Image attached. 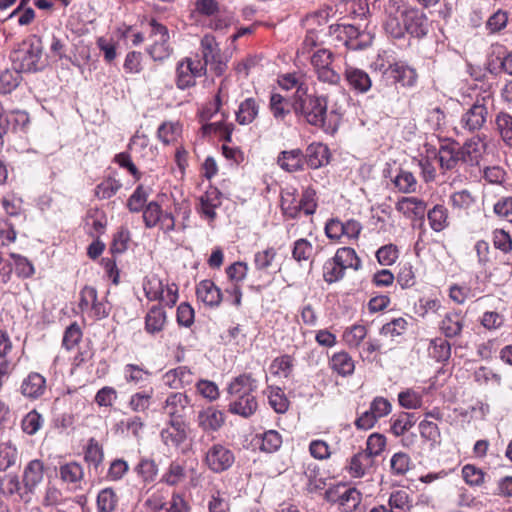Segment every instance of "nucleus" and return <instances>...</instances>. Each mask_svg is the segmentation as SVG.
Returning a JSON list of instances; mask_svg holds the SVG:
<instances>
[{
	"label": "nucleus",
	"mask_w": 512,
	"mask_h": 512,
	"mask_svg": "<svg viewBox=\"0 0 512 512\" xmlns=\"http://www.w3.org/2000/svg\"><path fill=\"white\" fill-rule=\"evenodd\" d=\"M292 108L294 113L304 118L308 124L325 131H336V127L326 126L327 100L325 97L308 94V92L302 96L294 95Z\"/></svg>",
	"instance_id": "nucleus-1"
},
{
	"label": "nucleus",
	"mask_w": 512,
	"mask_h": 512,
	"mask_svg": "<svg viewBox=\"0 0 512 512\" xmlns=\"http://www.w3.org/2000/svg\"><path fill=\"white\" fill-rule=\"evenodd\" d=\"M23 48L13 52L12 61L14 69L21 72H35L41 69L43 45L40 37L33 35L23 42Z\"/></svg>",
	"instance_id": "nucleus-2"
},
{
	"label": "nucleus",
	"mask_w": 512,
	"mask_h": 512,
	"mask_svg": "<svg viewBox=\"0 0 512 512\" xmlns=\"http://www.w3.org/2000/svg\"><path fill=\"white\" fill-rule=\"evenodd\" d=\"M490 93L478 96L474 103L462 114L459 125L466 132L479 131L487 122L489 108L493 106Z\"/></svg>",
	"instance_id": "nucleus-3"
},
{
	"label": "nucleus",
	"mask_w": 512,
	"mask_h": 512,
	"mask_svg": "<svg viewBox=\"0 0 512 512\" xmlns=\"http://www.w3.org/2000/svg\"><path fill=\"white\" fill-rule=\"evenodd\" d=\"M145 296L150 301H160L169 307L178 300V287L174 283H164L156 274L147 275L143 281Z\"/></svg>",
	"instance_id": "nucleus-4"
},
{
	"label": "nucleus",
	"mask_w": 512,
	"mask_h": 512,
	"mask_svg": "<svg viewBox=\"0 0 512 512\" xmlns=\"http://www.w3.org/2000/svg\"><path fill=\"white\" fill-rule=\"evenodd\" d=\"M309 58L320 82L329 85H338L340 83L341 75L332 67L334 54L330 50L326 48L317 49Z\"/></svg>",
	"instance_id": "nucleus-5"
},
{
	"label": "nucleus",
	"mask_w": 512,
	"mask_h": 512,
	"mask_svg": "<svg viewBox=\"0 0 512 512\" xmlns=\"http://www.w3.org/2000/svg\"><path fill=\"white\" fill-rule=\"evenodd\" d=\"M151 31L149 38L151 44L147 47V53L154 61H164L172 54V47L169 43V31L166 26L152 19L149 23Z\"/></svg>",
	"instance_id": "nucleus-6"
},
{
	"label": "nucleus",
	"mask_w": 512,
	"mask_h": 512,
	"mask_svg": "<svg viewBox=\"0 0 512 512\" xmlns=\"http://www.w3.org/2000/svg\"><path fill=\"white\" fill-rule=\"evenodd\" d=\"M384 30L393 38H401L405 34L403 0H388L385 6Z\"/></svg>",
	"instance_id": "nucleus-7"
},
{
	"label": "nucleus",
	"mask_w": 512,
	"mask_h": 512,
	"mask_svg": "<svg viewBox=\"0 0 512 512\" xmlns=\"http://www.w3.org/2000/svg\"><path fill=\"white\" fill-rule=\"evenodd\" d=\"M205 73V64H201L200 59L185 58L177 65L176 85L185 90L194 86L196 78L204 76Z\"/></svg>",
	"instance_id": "nucleus-8"
},
{
	"label": "nucleus",
	"mask_w": 512,
	"mask_h": 512,
	"mask_svg": "<svg viewBox=\"0 0 512 512\" xmlns=\"http://www.w3.org/2000/svg\"><path fill=\"white\" fill-rule=\"evenodd\" d=\"M391 410L390 401L382 396H377L370 403L369 410L363 412L355 420V426L361 430L371 429L380 418L390 414Z\"/></svg>",
	"instance_id": "nucleus-9"
},
{
	"label": "nucleus",
	"mask_w": 512,
	"mask_h": 512,
	"mask_svg": "<svg viewBox=\"0 0 512 512\" xmlns=\"http://www.w3.org/2000/svg\"><path fill=\"white\" fill-rule=\"evenodd\" d=\"M234 461L235 456L232 450L220 443L213 444L209 447L204 457V463L215 473L228 470L233 465Z\"/></svg>",
	"instance_id": "nucleus-10"
},
{
	"label": "nucleus",
	"mask_w": 512,
	"mask_h": 512,
	"mask_svg": "<svg viewBox=\"0 0 512 512\" xmlns=\"http://www.w3.org/2000/svg\"><path fill=\"white\" fill-rule=\"evenodd\" d=\"M56 475L69 491L76 492L83 489L85 473L80 463L76 461L60 463L56 469Z\"/></svg>",
	"instance_id": "nucleus-11"
},
{
	"label": "nucleus",
	"mask_w": 512,
	"mask_h": 512,
	"mask_svg": "<svg viewBox=\"0 0 512 512\" xmlns=\"http://www.w3.org/2000/svg\"><path fill=\"white\" fill-rule=\"evenodd\" d=\"M396 210L412 221H419V226L424 225L427 204L417 197H402L395 206Z\"/></svg>",
	"instance_id": "nucleus-12"
},
{
	"label": "nucleus",
	"mask_w": 512,
	"mask_h": 512,
	"mask_svg": "<svg viewBox=\"0 0 512 512\" xmlns=\"http://www.w3.org/2000/svg\"><path fill=\"white\" fill-rule=\"evenodd\" d=\"M486 147L487 143L485 135L472 137L466 141L461 148H459L462 163L470 166L478 165L482 155L486 151Z\"/></svg>",
	"instance_id": "nucleus-13"
},
{
	"label": "nucleus",
	"mask_w": 512,
	"mask_h": 512,
	"mask_svg": "<svg viewBox=\"0 0 512 512\" xmlns=\"http://www.w3.org/2000/svg\"><path fill=\"white\" fill-rule=\"evenodd\" d=\"M189 405L190 399L186 394L174 392L167 396L163 405V413L169 420L184 421Z\"/></svg>",
	"instance_id": "nucleus-14"
},
{
	"label": "nucleus",
	"mask_w": 512,
	"mask_h": 512,
	"mask_svg": "<svg viewBox=\"0 0 512 512\" xmlns=\"http://www.w3.org/2000/svg\"><path fill=\"white\" fill-rule=\"evenodd\" d=\"M146 504L153 512H189L187 502L178 493H173L171 499L167 502L162 501L160 494L154 493L147 499Z\"/></svg>",
	"instance_id": "nucleus-15"
},
{
	"label": "nucleus",
	"mask_w": 512,
	"mask_h": 512,
	"mask_svg": "<svg viewBox=\"0 0 512 512\" xmlns=\"http://www.w3.org/2000/svg\"><path fill=\"white\" fill-rule=\"evenodd\" d=\"M162 442L168 447H179L187 438L185 421L168 420L166 427L160 432Z\"/></svg>",
	"instance_id": "nucleus-16"
},
{
	"label": "nucleus",
	"mask_w": 512,
	"mask_h": 512,
	"mask_svg": "<svg viewBox=\"0 0 512 512\" xmlns=\"http://www.w3.org/2000/svg\"><path fill=\"white\" fill-rule=\"evenodd\" d=\"M384 76L392 79L393 83H400L402 86L412 87L416 84L417 73L415 69L397 62L389 65L383 72Z\"/></svg>",
	"instance_id": "nucleus-17"
},
{
	"label": "nucleus",
	"mask_w": 512,
	"mask_h": 512,
	"mask_svg": "<svg viewBox=\"0 0 512 512\" xmlns=\"http://www.w3.org/2000/svg\"><path fill=\"white\" fill-rule=\"evenodd\" d=\"M405 32L415 37L427 34V17L416 8L404 7Z\"/></svg>",
	"instance_id": "nucleus-18"
},
{
	"label": "nucleus",
	"mask_w": 512,
	"mask_h": 512,
	"mask_svg": "<svg viewBox=\"0 0 512 512\" xmlns=\"http://www.w3.org/2000/svg\"><path fill=\"white\" fill-rule=\"evenodd\" d=\"M344 77L349 87L358 93H367L372 87V80L369 74L352 65H345Z\"/></svg>",
	"instance_id": "nucleus-19"
},
{
	"label": "nucleus",
	"mask_w": 512,
	"mask_h": 512,
	"mask_svg": "<svg viewBox=\"0 0 512 512\" xmlns=\"http://www.w3.org/2000/svg\"><path fill=\"white\" fill-rule=\"evenodd\" d=\"M46 388L45 377L37 372H31L23 379L20 391L26 398L38 399L44 395Z\"/></svg>",
	"instance_id": "nucleus-20"
},
{
	"label": "nucleus",
	"mask_w": 512,
	"mask_h": 512,
	"mask_svg": "<svg viewBox=\"0 0 512 512\" xmlns=\"http://www.w3.org/2000/svg\"><path fill=\"white\" fill-rule=\"evenodd\" d=\"M256 388V381L250 375L243 374L234 378L229 384L227 390L231 400H233L243 397H255L253 392Z\"/></svg>",
	"instance_id": "nucleus-21"
},
{
	"label": "nucleus",
	"mask_w": 512,
	"mask_h": 512,
	"mask_svg": "<svg viewBox=\"0 0 512 512\" xmlns=\"http://www.w3.org/2000/svg\"><path fill=\"white\" fill-rule=\"evenodd\" d=\"M223 412L214 407H208L198 413V426L205 432H215L224 424Z\"/></svg>",
	"instance_id": "nucleus-22"
},
{
	"label": "nucleus",
	"mask_w": 512,
	"mask_h": 512,
	"mask_svg": "<svg viewBox=\"0 0 512 512\" xmlns=\"http://www.w3.org/2000/svg\"><path fill=\"white\" fill-rule=\"evenodd\" d=\"M465 316L461 312H448L440 322L439 329L447 338L460 336L464 327Z\"/></svg>",
	"instance_id": "nucleus-23"
},
{
	"label": "nucleus",
	"mask_w": 512,
	"mask_h": 512,
	"mask_svg": "<svg viewBox=\"0 0 512 512\" xmlns=\"http://www.w3.org/2000/svg\"><path fill=\"white\" fill-rule=\"evenodd\" d=\"M198 300L204 304L217 307L222 301V293L220 289L211 280H202L196 288Z\"/></svg>",
	"instance_id": "nucleus-24"
},
{
	"label": "nucleus",
	"mask_w": 512,
	"mask_h": 512,
	"mask_svg": "<svg viewBox=\"0 0 512 512\" xmlns=\"http://www.w3.org/2000/svg\"><path fill=\"white\" fill-rule=\"evenodd\" d=\"M329 500L338 505L340 512H353L355 511L361 501L362 494L356 488H343V491L338 494L337 499L329 496Z\"/></svg>",
	"instance_id": "nucleus-25"
},
{
	"label": "nucleus",
	"mask_w": 512,
	"mask_h": 512,
	"mask_svg": "<svg viewBox=\"0 0 512 512\" xmlns=\"http://www.w3.org/2000/svg\"><path fill=\"white\" fill-rule=\"evenodd\" d=\"M269 109L276 121H284L293 110L292 101L279 93H272L269 100Z\"/></svg>",
	"instance_id": "nucleus-26"
},
{
	"label": "nucleus",
	"mask_w": 512,
	"mask_h": 512,
	"mask_svg": "<svg viewBox=\"0 0 512 512\" xmlns=\"http://www.w3.org/2000/svg\"><path fill=\"white\" fill-rule=\"evenodd\" d=\"M329 364L334 372L343 377L352 375L355 370V362L346 351L334 353Z\"/></svg>",
	"instance_id": "nucleus-27"
},
{
	"label": "nucleus",
	"mask_w": 512,
	"mask_h": 512,
	"mask_svg": "<svg viewBox=\"0 0 512 512\" xmlns=\"http://www.w3.org/2000/svg\"><path fill=\"white\" fill-rule=\"evenodd\" d=\"M304 155L300 149L282 151L278 158V165L287 172H296L303 168Z\"/></svg>",
	"instance_id": "nucleus-28"
},
{
	"label": "nucleus",
	"mask_w": 512,
	"mask_h": 512,
	"mask_svg": "<svg viewBox=\"0 0 512 512\" xmlns=\"http://www.w3.org/2000/svg\"><path fill=\"white\" fill-rule=\"evenodd\" d=\"M200 50L202 54L201 64H205V69L209 63L216 62L217 59L221 58L220 49L216 39L211 34H206L202 37L200 42Z\"/></svg>",
	"instance_id": "nucleus-29"
},
{
	"label": "nucleus",
	"mask_w": 512,
	"mask_h": 512,
	"mask_svg": "<svg viewBox=\"0 0 512 512\" xmlns=\"http://www.w3.org/2000/svg\"><path fill=\"white\" fill-rule=\"evenodd\" d=\"M166 312L158 305L150 308L145 317V330L149 334H156L163 330L166 323Z\"/></svg>",
	"instance_id": "nucleus-30"
},
{
	"label": "nucleus",
	"mask_w": 512,
	"mask_h": 512,
	"mask_svg": "<svg viewBox=\"0 0 512 512\" xmlns=\"http://www.w3.org/2000/svg\"><path fill=\"white\" fill-rule=\"evenodd\" d=\"M259 449L265 453H274L278 451L282 445V436L276 430H267L255 437Z\"/></svg>",
	"instance_id": "nucleus-31"
},
{
	"label": "nucleus",
	"mask_w": 512,
	"mask_h": 512,
	"mask_svg": "<svg viewBox=\"0 0 512 512\" xmlns=\"http://www.w3.org/2000/svg\"><path fill=\"white\" fill-rule=\"evenodd\" d=\"M436 156L438 157L440 167L444 170H451L459 162H462L459 148H456L453 144L442 145Z\"/></svg>",
	"instance_id": "nucleus-32"
},
{
	"label": "nucleus",
	"mask_w": 512,
	"mask_h": 512,
	"mask_svg": "<svg viewBox=\"0 0 512 512\" xmlns=\"http://www.w3.org/2000/svg\"><path fill=\"white\" fill-rule=\"evenodd\" d=\"M279 86L284 90L296 89L294 95L302 96L305 92H308V87L305 83V77L299 73H287L279 76Z\"/></svg>",
	"instance_id": "nucleus-33"
},
{
	"label": "nucleus",
	"mask_w": 512,
	"mask_h": 512,
	"mask_svg": "<svg viewBox=\"0 0 512 512\" xmlns=\"http://www.w3.org/2000/svg\"><path fill=\"white\" fill-rule=\"evenodd\" d=\"M259 113V105L254 98H247L242 101L236 111V121L240 125L252 123Z\"/></svg>",
	"instance_id": "nucleus-34"
},
{
	"label": "nucleus",
	"mask_w": 512,
	"mask_h": 512,
	"mask_svg": "<svg viewBox=\"0 0 512 512\" xmlns=\"http://www.w3.org/2000/svg\"><path fill=\"white\" fill-rule=\"evenodd\" d=\"M306 161L309 167L317 169L328 163V148L322 143H312L306 150Z\"/></svg>",
	"instance_id": "nucleus-35"
},
{
	"label": "nucleus",
	"mask_w": 512,
	"mask_h": 512,
	"mask_svg": "<svg viewBox=\"0 0 512 512\" xmlns=\"http://www.w3.org/2000/svg\"><path fill=\"white\" fill-rule=\"evenodd\" d=\"M43 480V463L40 460H32L24 469L23 482L25 487L32 491Z\"/></svg>",
	"instance_id": "nucleus-36"
},
{
	"label": "nucleus",
	"mask_w": 512,
	"mask_h": 512,
	"mask_svg": "<svg viewBox=\"0 0 512 512\" xmlns=\"http://www.w3.org/2000/svg\"><path fill=\"white\" fill-rule=\"evenodd\" d=\"M372 464L373 459L363 451H359L349 462V474L353 478H361L366 474V471L372 467Z\"/></svg>",
	"instance_id": "nucleus-37"
},
{
	"label": "nucleus",
	"mask_w": 512,
	"mask_h": 512,
	"mask_svg": "<svg viewBox=\"0 0 512 512\" xmlns=\"http://www.w3.org/2000/svg\"><path fill=\"white\" fill-rule=\"evenodd\" d=\"M187 478V470L183 463L173 461L162 475L161 481L169 486L182 484Z\"/></svg>",
	"instance_id": "nucleus-38"
},
{
	"label": "nucleus",
	"mask_w": 512,
	"mask_h": 512,
	"mask_svg": "<svg viewBox=\"0 0 512 512\" xmlns=\"http://www.w3.org/2000/svg\"><path fill=\"white\" fill-rule=\"evenodd\" d=\"M258 404L255 397H243L231 400L229 411L242 417H250L257 410Z\"/></svg>",
	"instance_id": "nucleus-39"
},
{
	"label": "nucleus",
	"mask_w": 512,
	"mask_h": 512,
	"mask_svg": "<svg viewBox=\"0 0 512 512\" xmlns=\"http://www.w3.org/2000/svg\"><path fill=\"white\" fill-rule=\"evenodd\" d=\"M431 229L441 232L448 226V210L443 205H435L427 213Z\"/></svg>",
	"instance_id": "nucleus-40"
},
{
	"label": "nucleus",
	"mask_w": 512,
	"mask_h": 512,
	"mask_svg": "<svg viewBox=\"0 0 512 512\" xmlns=\"http://www.w3.org/2000/svg\"><path fill=\"white\" fill-rule=\"evenodd\" d=\"M220 204L219 191L212 189L200 197V212L209 220L216 217L215 209Z\"/></svg>",
	"instance_id": "nucleus-41"
},
{
	"label": "nucleus",
	"mask_w": 512,
	"mask_h": 512,
	"mask_svg": "<svg viewBox=\"0 0 512 512\" xmlns=\"http://www.w3.org/2000/svg\"><path fill=\"white\" fill-rule=\"evenodd\" d=\"M334 259L344 268L345 270L348 268H352L354 270H358L361 267V260L357 256L355 250L350 247H342L339 248L335 255Z\"/></svg>",
	"instance_id": "nucleus-42"
},
{
	"label": "nucleus",
	"mask_w": 512,
	"mask_h": 512,
	"mask_svg": "<svg viewBox=\"0 0 512 512\" xmlns=\"http://www.w3.org/2000/svg\"><path fill=\"white\" fill-rule=\"evenodd\" d=\"M428 351L437 362H445L451 356V345L443 338H435L431 340Z\"/></svg>",
	"instance_id": "nucleus-43"
},
{
	"label": "nucleus",
	"mask_w": 512,
	"mask_h": 512,
	"mask_svg": "<svg viewBox=\"0 0 512 512\" xmlns=\"http://www.w3.org/2000/svg\"><path fill=\"white\" fill-rule=\"evenodd\" d=\"M388 504L391 512H410L412 506L409 493L405 490L392 492Z\"/></svg>",
	"instance_id": "nucleus-44"
},
{
	"label": "nucleus",
	"mask_w": 512,
	"mask_h": 512,
	"mask_svg": "<svg viewBox=\"0 0 512 512\" xmlns=\"http://www.w3.org/2000/svg\"><path fill=\"white\" fill-rule=\"evenodd\" d=\"M313 256L314 247L307 239L300 238L294 242L292 249V257L298 263L308 261L312 263Z\"/></svg>",
	"instance_id": "nucleus-45"
},
{
	"label": "nucleus",
	"mask_w": 512,
	"mask_h": 512,
	"mask_svg": "<svg viewBox=\"0 0 512 512\" xmlns=\"http://www.w3.org/2000/svg\"><path fill=\"white\" fill-rule=\"evenodd\" d=\"M495 123L502 140L512 147V115L500 112L495 118Z\"/></svg>",
	"instance_id": "nucleus-46"
},
{
	"label": "nucleus",
	"mask_w": 512,
	"mask_h": 512,
	"mask_svg": "<svg viewBox=\"0 0 512 512\" xmlns=\"http://www.w3.org/2000/svg\"><path fill=\"white\" fill-rule=\"evenodd\" d=\"M366 336V327L364 325L355 324L344 331L343 341L349 348H357Z\"/></svg>",
	"instance_id": "nucleus-47"
},
{
	"label": "nucleus",
	"mask_w": 512,
	"mask_h": 512,
	"mask_svg": "<svg viewBox=\"0 0 512 512\" xmlns=\"http://www.w3.org/2000/svg\"><path fill=\"white\" fill-rule=\"evenodd\" d=\"M134 471L145 483H151L155 480L158 467L154 460L149 458H142L135 466Z\"/></svg>",
	"instance_id": "nucleus-48"
},
{
	"label": "nucleus",
	"mask_w": 512,
	"mask_h": 512,
	"mask_svg": "<svg viewBox=\"0 0 512 512\" xmlns=\"http://www.w3.org/2000/svg\"><path fill=\"white\" fill-rule=\"evenodd\" d=\"M418 428L421 437L429 441L432 447L440 444L441 433L436 423L424 419L419 423Z\"/></svg>",
	"instance_id": "nucleus-49"
},
{
	"label": "nucleus",
	"mask_w": 512,
	"mask_h": 512,
	"mask_svg": "<svg viewBox=\"0 0 512 512\" xmlns=\"http://www.w3.org/2000/svg\"><path fill=\"white\" fill-rule=\"evenodd\" d=\"M18 451L10 441L0 444V471H6L17 461Z\"/></svg>",
	"instance_id": "nucleus-50"
},
{
	"label": "nucleus",
	"mask_w": 512,
	"mask_h": 512,
	"mask_svg": "<svg viewBox=\"0 0 512 512\" xmlns=\"http://www.w3.org/2000/svg\"><path fill=\"white\" fill-rule=\"evenodd\" d=\"M117 503L118 498L112 488L101 490L97 496V508L99 512H113Z\"/></svg>",
	"instance_id": "nucleus-51"
},
{
	"label": "nucleus",
	"mask_w": 512,
	"mask_h": 512,
	"mask_svg": "<svg viewBox=\"0 0 512 512\" xmlns=\"http://www.w3.org/2000/svg\"><path fill=\"white\" fill-rule=\"evenodd\" d=\"M398 402L405 409H418L422 406L423 397L413 389H406L398 394Z\"/></svg>",
	"instance_id": "nucleus-52"
},
{
	"label": "nucleus",
	"mask_w": 512,
	"mask_h": 512,
	"mask_svg": "<svg viewBox=\"0 0 512 512\" xmlns=\"http://www.w3.org/2000/svg\"><path fill=\"white\" fill-rule=\"evenodd\" d=\"M268 400L275 412L282 414L288 410L289 401L281 388L270 387Z\"/></svg>",
	"instance_id": "nucleus-53"
},
{
	"label": "nucleus",
	"mask_w": 512,
	"mask_h": 512,
	"mask_svg": "<svg viewBox=\"0 0 512 512\" xmlns=\"http://www.w3.org/2000/svg\"><path fill=\"white\" fill-rule=\"evenodd\" d=\"M43 417L36 410L28 412L21 422V428L28 435L36 434L43 425Z\"/></svg>",
	"instance_id": "nucleus-54"
},
{
	"label": "nucleus",
	"mask_w": 512,
	"mask_h": 512,
	"mask_svg": "<svg viewBox=\"0 0 512 512\" xmlns=\"http://www.w3.org/2000/svg\"><path fill=\"white\" fill-rule=\"evenodd\" d=\"M84 459L95 467L102 463L104 459L103 447L95 438L89 439L85 449Z\"/></svg>",
	"instance_id": "nucleus-55"
},
{
	"label": "nucleus",
	"mask_w": 512,
	"mask_h": 512,
	"mask_svg": "<svg viewBox=\"0 0 512 512\" xmlns=\"http://www.w3.org/2000/svg\"><path fill=\"white\" fill-rule=\"evenodd\" d=\"M181 133V128L177 122H164L158 130V139L164 144L174 142Z\"/></svg>",
	"instance_id": "nucleus-56"
},
{
	"label": "nucleus",
	"mask_w": 512,
	"mask_h": 512,
	"mask_svg": "<svg viewBox=\"0 0 512 512\" xmlns=\"http://www.w3.org/2000/svg\"><path fill=\"white\" fill-rule=\"evenodd\" d=\"M20 72L13 68V70L7 69L0 74V93H10L18 86L21 79Z\"/></svg>",
	"instance_id": "nucleus-57"
},
{
	"label": "nucleus",
	"mask_w": 512,
	"mask_h": 512,
	"mask_svg": "<svg viewBox=\"0 0 512 512\" xmlns=\"http://www.w3.org/2000/svg\"><path fill=\"white\" fill-rule=\"evenodd\" d=\"M345 269L333 258L327 260L323 266V277L327 283H334L344 277Z\"/></svg>",
	"instance_id": "nucleus-58"
},
{
	"label": "nucleus",
	"mask_w": 512,
	"mask_h": 512,
	"mask_svg": "<svg viewBox=\"0 0 512 512\" xmlns=\"http://www.w3.org/2000/svg\"><path fill=\"white\" fill-rule=\"evenodd\" d=\"M10 258L13 260L18 277L30 278L34 274V266L26 257L17 253H10Z\"/></svg>",
	"instance_id": "nucleus-59"
},
{
	"label": "nucleus",
	"mask_w": 512,
	"mask_h": 512,
	"mask_svg": "<svg viewBox=\"0 0 512 512\" xmlns=\"http://www.w3.org/2000/svg\"><path fill=\"white\" fill-rule=\"evenodd\" d=\"M151 224V228L158 227L163 233H170L176 229V221L172 212L164 211L162 208Z\"/></svg>",
	"instance_id": "nucleus-60"
},
{
	"label": "nucleus",
	"mask_w": 512,
	"mask_h": 512,
	"mask_svg": "<svg viewBox=\"0 0 512 512\" xmlns=\"http://www.w3.org/2000/svg\"><path fill=\"white\" fill-rule=\"evenodd\" d=\"M394 184L402 193H412L416 191L417 181L411 172L401 170L395 177Z\"/></svg>",
	"instance_id": "nucleus-61"
},
{
	"label": "nucleus",
	"mask_w": 512,
	"mask_h": 512,
	"mask_svg": "<svg viewBox=\"0 0 512 512\" xmlns=\"http://www.w3.org/2000/svg\"><path fill=\"white\" fill-rule=\"evenodd\" d=\"M129 471V465L127 461L122 458H116L111 461L108 471L106 473V479L108 481H120Z\"/></svg>",
	"instance_id": "nucleus-62"
},
{
	"label": "nucleus",
	"mask_w": 512,
	"mask_h": 512,
	"mask_svg": "<svg viewBox=\"0 0 512 512\" xmlns=\"http://www.w3.org/2000/svg\"><path fill=\"white\" fill-rule=\"evenodd\" d=\"M316 193L313 189H305L298 199V215L303 212L305 215H312L316 211Z\"/></svg>",
	"instance_id": "nucleus-63"
},
{
	"label": "nucleus",
	"mask_w": 512,
	"mask_h": 512,
	"mask_svg": "<svg viewBox=\"0 0 512 512\" xmlns=\"http://www.w3.org/2000/svg\"><path fill=\"white\" fill-rule=\"evenodd\" d=\"M148 195L147 189L139 185L128 199V209L134 213L142 211L146 206Z\"/></svg>",
	"instance_id": "nucleus-64"
}]
</instances>
